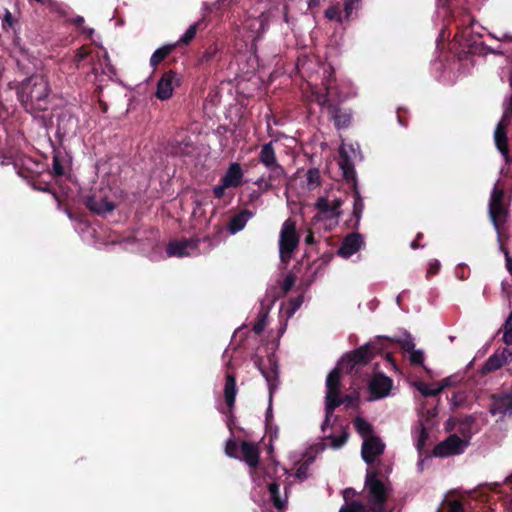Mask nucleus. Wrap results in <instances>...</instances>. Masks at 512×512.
<instances>
[{
    "mask_svg": "<svg viewBox=\"0 0 512 512\" xmlns=\"http://www.w3.org/2000/svg\"><path fill=\"white\" fill-rule=\"evenodd\" d=\"M325 399V419L321 426L322 432H325L326 428L330 425V418L334 410L343 404L340 394L326 393Z\"/></svg>",
    "mask_w": 512,
    "mask_h": 512,
    "instance_id": "nucleus-21",
    "label": "nucleus"
},
{
    "mask_svg": "<svg viewBox=\"0 0 512 512\" xmlns=\"http://www.w3.org/2000/svg\"><path fill=\"white\" fill-rule=\"evenodd\" d=\"M199 243V238H183L181 240H173L167 244L166 254L168 257L189 256V250H196L199 246Z\"/></svg>",
    "mask_w": 512,
    "mask_h": 512,
    "instance_id": "nucleus-7",
    "label": "nucleus"
},
{
    "mask_svg": "<svg viewBox=\"0 0 512 512\" xmlns=\"http://www.w3.org/2000/svg\"><path fill=\"white\" fill-rule=\"evenodd\" d=\"M427 439H428V432H427L426 428L421 424L419 436H418V440H417L418 450H421L424 447Z\"/></svg>",
    "mask_w": 512,
    "mask_h": 512,
    "instance_id": "nucleus-51",
    "label": "nucleus"
},
{
    "mask_svg": "<svg viewBox=\"0 0 512 512\" xmlns=\"http://www.w3.org/2000/svg\"><path fill=\"white\" fill-rule=\"evenodd\" d=\"M324 17L329 21H335L339 24H342L346 21L341 4L339 2L329 6L324 12Z\"/></svg>",
    "mask_w": 512,
    "mask_h": 512,
    "instance_id": "nucleus-29",
    "label": "nucleus"
},
{
    "mask_svg": "<svg viewBox=\"0 0 512 512\" xmlns=\"http://www.w3.org/2000/svg\"><path fill=\"white\" fill-rule=\"evenodd\" d=\"M266 326V314H259L257 321L253 325V331L255 334H261Z\"/></svg>",
    "mask_w": 512,
    "mask_h": 512,
    "instance_id": "nucleus-48",
    "label": "nucleus"
},
{
    "mask_svg": "<svg viewBox=\"0 0 512 512\" xmlns=\"http://www.w3.org/2000/svg\"><path fill=\"white\" fill-rule=\"evenodd\" d=\"M507 206L489 207V217L497 232L498 241L502 242L505 237L504 226L508 219Z\"/></svg>",
    "mask_w": 512,
    "mask_h": 512,
    "instance_id": "nucleus-13",
    "label": "nucleus"
},
{
    "mask_svg": "<svg viewBox=\"0 0 512 512\" xmlns=\"http://www.w3.org/2000/svg\"><path fill=\"white\" fill-rule=\"evenodd\" d=\"M504 196H505L504 189L499 186L498 182L495 183V185L492 189L491 195H490L488 206L489 207L506 206L504 204Z\"/></svg>",
    "mask_w": 512,
    "mask_h": 512,
    "instance_id": "nucleus-32",
    "label": "nucleus"
},
{
    "mask_svg": "<svg viewBox=\"0 0 512 512\" xmlns=\"http://www.w3.org/2000/svg\"><path fill=\"white\" fill-rule=\"evenodd\" d=\"M42 5H45L51 13H55L59 17H66L69 14V7L56 0H46Z\"/></svg>",
    "mask_w": 512,
    "mask_h": 512,
    "instance_id": "nucleus-34",
    "label": "nucleus"
},
{
    "mask_svg": "<svg viewBox=\"0 0 512 512\" xmlns=\"http://www.w3.org/2000/svg\"><path fill=\"white\" fill-rule=\"evenodd\" d=\"M410 362L413 365H422L424 362V354L421 350H414L410 353Z\"/></svg>",
    "mask_w": 512,
    "mask_h": 512,
    "instance_id": "nucleus-50",
    "label": "nucleus"
},
{
    "mask_svg": "<svg viewBox=\"0 0 512 512\" xmlns=\"http://www.w3.org/2000/svg\"><path fill=\"white\" fill-rule=\"evenodd\" d=\"M339 155V166L342 170L343 177L347 182H352L353 186L356 187V172L352 160L350 159L347 151L343 147L340 148Z\"/></svg>",
    "mask_w": 512,
    "mask_h": 512,
    "instance_id": "nucleus-20",
    "label": "nucleus"
},
{
    "mask_svg": "<svg viewBox=\"0 0 512 512\" xmlns=\"http://www.w3.org/2000/svg\"><path fill=\"white\" fill-rule=\"evenodd\" d=\"M261 362H262V359H258L255 362V364L259 368L263 377L268 382L270 390H272V388L274 386V382L277 380V377H278L277 368L274 366L267 370L261 366Z\"/></svg>",
    "mask_w": 512,
    "mask_h": 512,
    "instance_id": "nucleus-35",
    "label": "nucleus"
},
{
    "mask_svg": "<svg viewBox=\"0 0 512 512\" xmlns=\"http://www.w3.org/2000/svg\"><path fill=\"white\" fill-rule=\"evenodd\" d=\"M222 58V51L217 42L209 44L203 52L199 53L196 66L204 67L208 66L215 61H220Z\"/></svg>",
    "mask_w": 512,
    "mask_h": 512,
    "instance_id": "nucleus-16",
    "label": "nucleus"
},
{
    "mask_svg": "<svg viewBox=\"0 0 512 512\" xmlns=\"http://www.w3.org/2000/svg\"><path fill=\"white\" fill-rule=\"evenodd\" d=\"M500 249L505 255L506 268L508 272L512 275V257L509 255V251L504 247L503 241L500 242Z\"/></svg>",
    "mask_w": 512,
    "mask_h": 512,
    "instance_id": "nucleus-56",
    "label": "nucleus"
},
{
    "mask_svg": "<svg viewBox=\"0 0 512 512\" xmlns=\"http://www.w3.org/2000/svg\"><path fill=\"white\" fill-rule=\"evenodd\" d=\"M17 97L30 113L46 111L50 104V86L42 75H32L17 88Z\"/></svg>",
    "mask_w": 512,
    "mask_h": 512,
    "instance_id": "nucleus-2",
    "label": "nucleus"
},
{
    "mask_svg": "<svg viewBox=\"0 0 512 512\" xmlns=\"http://www.w3.org/2000/svg\"><path fill=\"white\" fill-rule=\"evenodd\" d=\"M368 507L361 501L352 500L341 506L338 512H368Z\"/></svg>",
    "mask_w": 512,
    "mask_h": 512,
    "instance_id": "nucleus-38",
    "label": "nucleus"
},
{
    "mask_svg": "<svg viewBox=\"0 0 512 512\" xmlns=\"http://www.w3.org/2000/svg\"><path fill=\"white\" fill-rule=\"evenodd\" d=\"M181 83L179 75L170 70L165 72L157 83L156 97L160 100H167L172 97L173 90Z\"/></svg>",
    "mask_w": 512,
    "mask_h": 512,
    "instance_id": "nucleus-6",
    "label": "nucleus"
},
{
    "mask_svg": "<svg viewBox=\"0 0 512 512\" xmlns=\"http://www.w3.org/2000/svg\"><path fill=\"white\" fill-rule=\"evenodd\" d=\"M77 126V118L69 110H63L57 117L56 134L59 138H64L69 134H74Z\"/></svg>",
    "mask_w": 512,
    "mask_h": 512,
    "instance_id": "nucleus-11",
    "label": "nucleus"
},
{
    "mask_svg": "<svg viewBox=\"0 0 512 512\" xmlns=\"http://www.w3.org/2000/svg\"><path fill=\"white\" fill-rule=\"evenodd\" d=\"M502 156L505 159V163L512 169V155L509 154V151H507V154H502Z\"/></svg>",
    "mask_w": 512,
    "mask_h": 512,
    "instance_id": "nucleus-64",
    "label": "nucleus"
},
{
    "mask_svg": "<svg viewBox=\"0 0 512 512\" xmlns=\"http://www.w3.org/2000/svg\"><path fill=\"white\" fill-rule=\"evenodd\" d=\"M424 235L422 232H418L416 234L415 239L411 242L410 247L411 249L415 250L418 248H423L425 245L420 244V241L423 239Z\"/></svg>",
    "mask_w": 512,
    "mask_h": 512,
    "instance_id": "nucleus-58",
    "label": "nucleus"
},
{
    "mask_svg": "<svg viewBox=\"0 0 512 512\" xmlns=\"http://www.w3.org/2000/svg\"><path fill=\"white\" fill-rule=\"evenodd\" d=\"M205 26L204 18L190 25L185 33L179 38V40L175 42L177 47L189 45L195 39L198 30L204 29Z\"/></svg>",
    "mask_w": 512,
    "mask_h": 512,
    "instance_id": "nucleus-26",
    "label": "nucleus"
},
{
    "mask_svg": "<svg viewBox=\"0 0 512 512\" xmlns=\"http://www.w3.org/2000/svg\"><path fill=\"white\" fill-rule=\"evenodd\" d=\"M384 350L381 342L367 343L344 355L326 378V393L340 394L341 372L357 374L377 354Z\"/></svg>",
    "mask_w": 512,
    "mask_h": 512,
    "instance_id": "nucleus-1",
    "label": "nucleus"
},
{
    "mask_svg": "<svg viewBox=\"0 0 512 512\" xmlns=\"http://www.w3.org/2000/svg\"><path fill=\"white\" fill-rule=\"evenodd\" d=\"M329 116L338 130L348 128L353 119L352 110L342 108L339 104H329Z\"/></svg>",
    "mask_w": 512,
    "mask_h": 512,
    "instance_id": "nucleus-12",
    "label": "nucleus"
},
{
    "mask_svg": "<svg viewBox=\"0 0 512 512\" xmlns=\"http://www.w3.org/2000/svg\"><path fill=\"white\" fill-rule=\"evenodd\" d=\"M501 289H502V292L507 296V297H510V295L512 294V285L506 281H502L501 283Z\"/></svg>",
    "mask_w": 512,
    "mask_h": 512,
    "instance_id": "nucleus-60",
    "label": "nucleus"
},
{
    "mask_svg": "<svg viewBox=\"0 0 512 512\" xmlns=\"http://www.w3.org/2000/svg\"><path fill=\"white\" fill-rule=\"evenodd\" d=\"M440 270V263L438 260H433L430 262L429 267L427 269L426 277L430 278L436 274H438Z\"/></svg>",
    "mask_w": 512,
    "mask_h": 512,
    "instance_id": "nucleus-53",
    "label": "nucleus"
},
{
    "mask_svg": "<svg viewBox=\"0 0 512 512\" xmlns=\"http://www.w3.org/2000/svg\"><path fill=\"white\" fill-rule=\"evenodd\" d=\"M91 49L87 45H83L75 51L73 63L76 69L81 68L84 61L90 56Z\"/></svg>",
    "mask_w": 512,
    "mask_h": 512,
    "instance_id": "nucleus-36",
    "label": "nucleus"
},
{
    "mask_svg": "<svg viewBox=\"0 0 512 512\" xmlns=\"http://www.w3.org/2000/svg\"><path fill=\"white\" fill-rule=\"evenodd\" d=\"M502 340L506 345H512V311L510 312L503 325Z\"/></svg>",
    "mask_w": 512,
    "mask_h": 512,
    "instance_id": "nucleus-39",
    "label": "nucleus"
},
{
    "mask_svg": "<svg viewBox=\"0 0 512 512\" xmlns=\"http://www.w3.org/2000/svg\"><path fill=\"white\" fill-rule=\"evenodd\" d=\"M295 281H296V277L294 274L289 273L286 275V277L283 281L282 287H281L282 293L284 295L287 294L292 289V287L295 284Z\"/></svg>",
    "mask_w": 512,
    "mask_h": 512,
    "instance_id": "nucleus-47",
    "label": "nucleus"
},
{
    "mask_svg": "<svg viewBox=\"0 0 512 512\" xmlns=\"http://www.w3.org/2000/svg\"><path fill=\"white\" fill-rule=\"evenodd\" d=\"M508 362V357L504 354L494 353L484 363L481 368L483 374H487L500 369Z\"/></svg>",
    "mask_w": 512,
    "mask_h": 512,
    "instance_id": "nucleus-27",
    "label": "nucleus"
},
{
    "mask_svg": "<svg viewBox=\"0 0 512 512\" xmlns=\"http://www.w3.org/2000/svg\"><path fill=\"white\" fill-rule=\"evenodd\" d=\"M349 438V432L346 427H341V434L339 436H334L332 434L325 437V439L330 440V447L333 449H340L343 447Z\"/></svg>",
    "mask_w": 512,
    "mask_h": 512,
    "instance_id": "nucleus-33",
    "label": "nucleus"
},
{
    "mask_svg": "<svg viewBox=\"0 0 512 512\" xmlns=\"http://www.w3.org/2000/svg\"><path fill=\"white\" fill-rule=\"evenodd\" d=\"M252 216L253 213L247 209H244L238 214L232 216L227 226L229 232L231 234H236L241 231Z\"/></svg>",
    "mask_w": 512,
    "mask_h": 512,
    "instance_id": "nucleus-23",
    "label": "nucleus"
},
{
    "mask_svg": "<svg viewBox=\"0 0 512 512\" xmlns=\"http://www.w3.org/2000/svg\"><path fill=\"white\" fill-rule=\"evenodd\" d=\"M270 499L276 509L282 510L286 505V501L280 497V485L277 482H272L268 485Z\"/></svg>",
    "mask_w": 512,
    "mask_h": 512,
    "instance_id": "nucleus-30",
    "label": "nucleus"
},
{
    "mask_svg": "<svg viewBox=\"0 0 512 512\" xmlns=\"http://www.w3.org/2000/svg\"><path fill=\"white\" fill-rule=\"evenodd\" d=\"M448 512H464L463 504L457 500L452 501L448 506Z\"/></svg>",
    "mask_w": 512,
    "mask_h": 512,
    "instance_id": "nucleus-57",
    "label": "nucleus"
},
{
    "mask_svg": "<svg viewBox=\"0 0 512 512\" xmlns=\"http://www.w3.org/2000/svg\"><path fill=\"white\" fill-rule=\"evenodd\" d=\"M356 495V491L353 488H346L343 491V498L347 502H350L349 500L353 498Z\"/></svg>",
    "mask_w": 512,
    "mask_h": 512,
    "instance_id": "nucleus-59",
    "label": "nucleus"
},
{
    "mask_svg": "<svg viewBox=\"0 0 512 512\" xmlns=\"http://www.w3.org/2000/svg\"><path fill=\"white\" fill-rule=\"evenodd\" d=\"M237 394L236 378L233 374H226L225 387H224V399L229 409H232L235 405V397Z\"/></svg>",
    "mask_w": 512,
    "mask_h": 512,
    "instance_id": "nucleus-24",
    "label": "nucleus"
},
{
    "mask_svg": "<svg viewBox=\"0 0 512 512\" xmlns=\"http://www.w3.org/2000/svg\"><path fill=\"white\" fill-rule=\"evenodd\" d=\"M507 118L508 111L505 112L503 119L497 124L496 129L494 131L495 145L501 154H507V151H509L508 137L506 131L509 119Z\"/></svg>",
    "mask_w": 512,
    "mask_h": 512,
    "instance_id": "nucleus-15",
    "label": "nucleus"
},
{
    "mask_svg": "<svg viewBox=\"0 0 512 512\" xmlns=\"http://www.w3.org/2000/svg\"><path fill=\"white\" fill-rule=\"evenodd\" d=\"M239 445L238 443L230 438L226 441V444H225V454L230 457V458H234V459H237L239 458Z\"/></svg>",
    "mask_w": 512,
    "mask_h": 512,
    "instance_id": "nucleus-42",
    "label": "nucleus"
},
{
    "mask_svg": "<svg viewBox=\"0 0 512 512\" xmlns=\"http://www.w3.org/2000/svg\"><path fill=\"white\" fill-rule=\"evenodd\" d=\"M317 103L324 107L327 110V113L329 114V104H337L336 102L332 101L328 94H320L317 96Z\"/></svg>",
    "mask_w": 512,
    "mask_h": 512,
    "instance_id": "nucleus-52",
    "label": "nucleus"
},
{
    "mask_svg": "<svg viewBox=\"0 0 512 512\" xmlns=\"http://www.w3.org/2000/svg\"><path fill=\"white\" fill-rule=\"evenodd\" d=\"M354 203H353V215L355 216L356 220L359 221L361 214L364 209V203L362 198L360 197L359 192L357 191L356 187H354Z\"/></svg>",
    "mask_w": 512,
    "mask_h": 512,
    "instance_id": "nucleus-41",
    "label": "nucleus"
},
{
    "mask_svg": "<svg viewBox=\"0 0 512 512\" xmlns=\"http://www.w3.org/2000/svg\"><path fill=\"white\" fill-rule=\"evenodd\" d=\"M238 460L244 461L251 472L258 468L260 464V448L257 443L242 441L240 443V454Z\"/></svg>",
    "mask_w": 512,
    "mask_h": 512,
    "instance_id": "nucleus-10",
    "label": "nucleus"
},
{
    "mask_svg": "<svg viewBox=\"0 0 512 512\" xmlns=\"http://www.w3.org/2000/svg\"><path fill=\"white\" fill-rule=\"evenodd\" d=\"M266 169L268 171L267 177L261 176L254 182L262 192L279 188L286 177L285 169L280 164Z\"/></svg>",
    "mask_w": 512,
    "mask_h": 512,
    "instance_id": "nucleus-5",
    "label": "nucleus"
},
{
    "mask_svg": "<svg viewBox=\"0 0 512 512\" xmlns=\"http://www.w3.org/2000/svg\"><path fill=\"white\" fill-rule=\"evenodd\" d=\"M490 412L493 415L512 413V392L493 396Z\"/></svg>",
    "mask_w": 512,
    "mask_h": 512,
    "instance_id": "nucleus-18",
    "label": "nucleus"
},
{
    "mask_svg": "<svg viewBox=\"0 0 512 512\" xmlns=\"http://www.w3.org/2000/svg\"><path fill=\"white\" fill-rule=\"evenodd\" d=\"M229 187L224 186V182L220 180V184L213 187V195L217 199H222L225 195V190Z\"/></svg>",
    "mask_w": 512,
    "mask_h": 512,
    "instance_id": "nucleus-54",
    "label": "nucleus"
},
{
    "mask_svg": "<svg viewBox=\"0 0 512 512\" xmlns=\"http://www.w3.org/2000/svg\"><path fill=\"white\" fill-rule=\"evenodd\" d=\"M299 236L296 231V222L288 218L284 221L279 239V254L283 263H288L293 251L298 247Z\"/></svg>",
    "mask_w": 512,
    "mask_h": 512,
    "instance_id": "nucleus-3",
    "label": "nucleus"
},
{
    "mask_svg": "<svg viewBox=\"0 0 512 512\" xmlns=\"http://www.w3.org/2000/svg\"><path fill=\"white\" fill-rule=\"evenodd\" d=\"M402 348H403L405 351H407V352H410V353H411L412 351H414V350H415V349H414V348H415V345H414V343H413V341H412V340H408V341H405V342L403 343Z\"/></svg>",
    "mask_w": 512,
    "mask_h": 512,
    "instance_id": "nucleus-63",
    "label": "nucleus"
},
{
    "mask_svg": "<svg viewBox=\"0 0 512 512\" xmlns=\"http://www.w3.org/2000/svg\"><path fill=\"white\" fill-rule=\"evenodd\" d=\"M468 446V440H463L456 434L448 436L444 441L438 443L433 450L436 457H448L462 454Z\"/></svg>",
    "mask_w": 512,
    "mask_h": 512,
    "instance_id": "nucleus-4",
    "label": "nucleus"
},
{
    "mask_svg": "<svg viewBox=\"0 0 512 512\" xmlns=\"http://www.w3.org/2000/svg\"><path fill=\"white\" fill-rule=\"evenodd\" d=\"M473 418L471 416H467L464 420L460 422L458 431L465 437H470L471 433V424L473 423Z\"/></svg>",
    "mask_w": 512,
    "mask_h": 512,
    "instance_id": "nucleus-45",
    "label": "nucleus"
},
{
    "mask_svg": "<svg viewBox=\"0 0 512 512\" xmlns=\"http://www.w3.org/2000/svg\"><path fill=\"white\" fill-rule=\"evenodd\" d=\"M85 20L82 16H77L70 20V23L74 24L78 28H82Z\"/></svg>",
    "mask_w": 512,
    "mask_h": 512,
    "instance_id": "nucleus-62",
    "label": "nucleus"
},
{
    "mask_svg": "<svg viewBox=\"0 0 512 512\" xmlns=\"http://www.w3.org/2000/svg\"><path fill=\"white\" fill-rule=\"evenodd\" d=\"M258 161L264 165L265 168L279 164L272 141L261 146Z\"/></svg>",
    "mask_w": 512,
    "mask_h": 512,
    "instance_id": "nucleus-22",
    "label": "nucleus"
},
{
    "mask_svg": "<svg viewBox=\"0 0 512 512\" xmlns=\"http://www.w3.org/2000/svg\"><path fill=\"white\" fill-rule=\"evenodd\" d=\"M307 184L310 187H317L321 184L320 171L317 168H310L306 173Z\"/></svg>",
    "mask_w": 512,
    "mask_h": 512,
    "instance_id": "nucleus-40",
    "label": "nucleus"
},
{
    "mask_svg": "<svg viewBox=\"0 0 512 512\" xmlns=\"http://www.w3.org/2000/svg\"><path fill=\"white\" fill-rule=\"evenodd\" d=\"M296 477L299 479H305L307 477V467L301 465L296 471Z\"/></svg>",
    "mask_w": 512,
    "mask_h": 512,
    "instance_id": "nucleus-61",
    "label": "nucleus"
},
{
    "mask_svg": "<svg viewBox=\"0 0 512 512\" xmlns=\"http://www.w3.org/2000/svg\"><path fill=\"white\" fill-rule=\"evenodd\" d=\"M384 450V442L379 437L371 436L364 439L361 447V456L365 463L372 465L376 457L382 455Z\"/></svg>",
    "mask_w": 512,
    "mask_h": 512,
    "instance_id": "nucleus-8",
    "label": "nucleus"
},
{
    "mask_svg": "<svg viewBox=\"0 0 512 512\" xmlns=\"http://www.w3.org/2000/svg\"><path fill=\"white\" fill-rule=\"evenodd\" d=\"M341 398L343 400V404H345L347 408H354L358 406V396L345 395Z\"/></svg>",
    "mask_w": 512,
    "mask_h": 512,
    "instance_id": "nucleus-55",
    "label": "nucleus"
},
{
    "mask_svg": "<svg viewBox=\"0 0 512 512\" xmlns=\"http://www.w3.org/2000/svg\"><path fill=\"white\" fill-rule=\"evenodd\" d=\"M392 385L393 382L389 377L381 373L375 374L369 381L368 385L371 399H381L386 397L389 394Z\"/></svg>",
    "mask_w": 512,
    "mask_h": 512,
    "instance_id": "nucleus-9",
    "label": "nucleus"
},
{
    "mask_svg": "<svg viewBox=\"0 0 512 512\" xmlns=\"http://www.w3.org/2000/svg\"><path fill=\"white\" fill-rule=\"evenodd\" d=\"M342 201L340 199H335L333 202H329L326 197H319L316 201V208L319 210L321 214L332 216H338V209L341 207Z\"/></svg>",
    "mask_w": 512,
    "mask_h": 512,
    "instance_id": "nucleus-25",
    "label": "nucleus"
},
{
    "mask_svg": "<svg viewBox=\"0 0 512 512\" xmlns=\"http://www.w3.org/2000/svg\"><path fill=\"white\" fill-rule=\"evenodd\" d=\"M177 44H165L156 49L150 57V66L156 68L164 59H166L175 49Z\"/></svg>",
    "mask_w": 512,
    "mask_h": 512,
    "instance_id": "nucleus-28",
    "label": "nucleus"
},
{
    "mask_svg": "<svg viewBox=\"0 0 512 512\" xmlns=\"http://www.w3.org/2000/svg\"><path fill=\"white\" fill-rule=\"evenodd\" d=\"M354 426L357 431V433L363 437L364 439H367L371 436H373V426L366 421L362 417H356L354 420Z\"/></svg>",
    "mask_w": 512,
    "mask_h": 512,
    "instance_id": "nucleus-31",
    "label": "nucleus"
},
{
    "mask_svg": "<svg viewBox=\"0 0 512 512\" xmlns=\"http://www.w3.org/2000/svg\"><path fill=\"white\" fill-rule=\"evenodd\" d=\"M52 173L56 177L63 176L65 174L62 158L59 154H54L52 159Z\"/></svg>",
    "mask_w": 512,
    "mask_h": 512,
    "instance_id": "nucleus-43",
    "label": "nucleus"
},
{
    "mask_svg": "<svg viewBox=\"0 0 512 512\" xmlns=\"http://www.w3.org/2000/svg\"><path fill=\"white\" fill-rule=\"evenodd\" d=\"M85 205L91 212L98 215L111 212L115 209V204L113 202L108 201L104 197L98 198L95 194L86 198Z\"/></svg>",
    "mask_w": 512,
    "mask_h": 512,
    "instance_id": "nucleus-19",
    "label": "nucleus"
},
{
    "mask_svg": "<svg viewBox=\"0 0 512 512\" xmlns=\"http://www.w3.org/2000/svg\"><path fill=\"white\" fill-rule=\"evenodd\" d=\"M418 390L423 396L432 397V396H436L439 393H441V391L443 390V387L431 388V387H429V385L421 383L418 386Z\"/></svg>",
    "mask_w": 512,
    "mask_h": 512,
    "instance_id": "nucleus-44",
    "label": "nucleus"
},
{
    "mask_svg": "<svg viewBox=\"0 0 512 512\" xmlns=\"http://www.w3.org/2000/svg\"><path fill=\"white\" fill-rule=\"evenodd\" d=\"M243 176L241 165L238 162H233L229 165L221 180L225 187L237 188L242 185Z\"/></svg>",
    "mask_w": 512,
    "mask_h": 512,
    "instance_id": "nucleus-17",
    "label": "nucleus"
},
{
    "mask_svg": "<svg viewBox=\"0 0 512 512\" xmlns=\"http://www.w3.org/2000/svg\"><path fill=\"white\" fill-rule=\"evenodd\" d=\"M361 0H344L343 13L346 21H350L353 18V13L360 9Z\"/></svg>",
    "mask_w": 512,
    "mask_h": 512,
    "instance_id": "nucleus-37",
    "label": "nucleus"
},
{
    "mask_svg": "<svg viewBox=\"0 0 512 512\" xmlns=\"http://www.w3.org/2000/svg\"><path fill=\"white\" fill-rule=\"evenodd\" d=\"M302 302H303L302 296L292 299L289 302V307L287 309V314L289 317L292 316L300 308V306L302 305Z\"/></svg>",
    "mask_w": 512,
    "mask_h": 512,
    "instance_id": "nucleus-49",
    "label": "nucleus"
},
{
    "mask_svg": "<svg viewBox=\"0 0 512 512\" xmlns=\"http://www.w3.org/2000/svg\"><path fill=\"white\" fill-rule=\"evenodd\" d=\"M2 19H3V28L6 30L7 28L14 29V25L16 24V20L12 16L11 12L8 9H3Z\"/></svg>",
    "mask_w": 512,
    "mask_h": 512,
    "instance_id": "nucleus-46",
    "label": "nucleus"
},
{
    "mask_svg": "<svg viewBox=\"0 0 512 512\" xmlns=\"http://www.w3.org/2000/svg\"><path fill=\"white\" fill-rule=\"evenodd\" d=\"M363 244V238L359 233H350L342 241L338 249V255L343 258H349L358 252Z\"/></svg>",
    "mask_w": 512,
    "mask_h": 512,
    "instance_id": "nucleus-14",
    "label": "nucleus"
}]
</instances>
